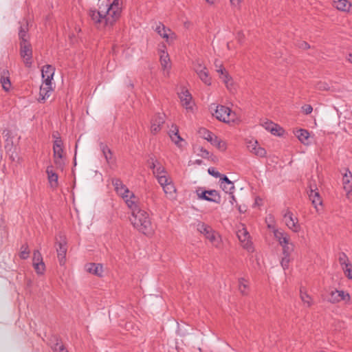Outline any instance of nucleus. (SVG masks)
Listing matches in <instances>:
<instances>
[{
    "mask_svg": "<svg viewBox=\"0 0 352 352\" xmlns=\"http://www.w3.org/2000/svg\"><path fill=\"white\" fill-rule=\"evenodd\" d=\"M261 125L263 128H265L266 130L270 131L273 135H280V131H282V129L279 127L277 124L275 123L266 120L261 123Z\"/></svg>",
    "mask_w": 352,
    "mask_h": 352,
    "instance_id": "obj_30",
    "label": "nucleus"
},
{
    "mask_svg": "<svg viewBox=\"0 0 352 352\" xmlns=\"http://www.w3.org/2000/svg\"><path fill=\"white\" fill-rule=\"evenodd\" d=\"M150 168L153 169V173L159 183H164L166 182V179L169 177L167 175L165 168L157 160H153L151 159V162H150Z\"/></svg>",
    "mask_w": 352,
    "mask_h": 352,
    "instance_id": "obj_10",
    "label": "nucleus"
},
{
    "mask_svg": "<svg viewBox=\"0 0 352 352\" xmlns=\"http://www.w3.org/2000/svg\"><path fill=\"white\" fill-rule=\"evenodd\" d=\"M154 30L162 38H164L168 43H172L176 38L175 34L161 23H156Z\"/></svg>",
    "mask_w": 352,
    "mask_h": 352,
    "instance_id": "obj_11",
    "label": "nucleus"
},
{
    "mask_svg": "<svg viewBox=\"0 0 352 352\" xmlns=\"http://www.w3.org/2000/svg\"><path fill=\"white\" fill-rule=\"evenodd\" d=\"M131 326V324H129V326L126 327L127 330H129V327Z\"/></svg>",
    "mask_w": 352,
    "mask_h": 352,
    "instance_id": "obj_61",
    "label": "nucleus"
},
{
    "mask_svg": "<svg viewBox=\"0 0 352 352\" xmlns=\"http://www.w3.org/2000/svg\"><path fill=\"white\" fill-rule=\"evenodd\" d=\"M208 4L214 5L217 2L218 0H205Z\"/></svg>",
    "mask_w": 352,
    "mask_h": 352,
    "instance_id": "obj_55",
    "label": "nucleus"
},
{
    "mask_svg": "<svg viewBox=\"0 0 352 352\" xmlns=\"http://www.w3.org/2000/svg\"><path fill=\"white\" fill-rule=\"evenodd\" d=\"M197 229L201 234H203L206 239L213 230V229L208 225L204 223H199L197 226Z\"/></svg>",
    "mask_w": 352,
    "mask_h": 352,
    "instance_id": "obj_36",
    "label": "nucleus"
},
{
    "mask_svg": "<svg viewBox=\"0 0 352 352\" xmlns=\"http://www.w3.org/2000/svg\"><path fill=\"white\" fill-rule=\"evenodd\" d=\"M208 173L212 176H214V177L216 178H218V177H221V175L220 174V173H219L218 171H217L214 168H209L208 170Z\"/></svg>",
    "mask_w": 352,
    "mask_h": 352,
    "instance_id": "obj_49",
    "label": "nucleus"
},
{
    "mask_svg": "<svg viewBox=\"0 0 352 352\" xmlns=\"http://www.w3.org/2000/svg\"><path fill=\"white\" fill-rule=\"evenodd\" d=\"M86 272L93 275L101 277L104 275V267L100 263H87L85 266Z\"/></svg>",
    "mask_w": 352,
    "mask_h": 352,
    "instance_id": "obj_22",
    "label": "nucleus"
},
{
    "mask_svg": "<svg viewBox=\"0 0 352 352\" xmlns=\"http://www.w3.org/2000/svg\"><path fill=\"white\" fill-rule=\"evenodd\" d=\"M289 262H290V256L283 255V257L280 261L282 267L284 270L288 268Z\"/></svg>",
    "mask_w": 352,
    "mask_h": 352,
    "instance_id": "obj_48",
    "label": "nucleus"
},
{
    "mask_svg": "<svg viewBox=\"0 0 352 352\" xmlns=\"http://www.w3.org/2000/svg\"><path fill=\"white\" fill-rule=\"evenodd\" d=\"M158 53L163 74L165 76H168L171 69V62L164 44L159 46Z\"/></svg>",
    "mask_w": 352,
    "mask_h": 352,
    "instance_id": "obj_8",
    "label": "nucleus"
},
{
    "mask_svg": "<svg viewBox=\"0 0 352 352\" xmlns=\"http://www.w3.org/2000/svg\"><path fill=\"white\" fill-rule=\"evenodd\" d=\"M308 195L313 206L316 210H318V207L322 205V199L315 185H310Z\"/></svg>",
    "mask_w": 352,
    "mask_h": 352,
    "instance_id": "obj_20",
    "label": "nucleus"
},
{
    "mask_svg": "<svg viewBox=\"0 0 352 352\" xmlns=\"http://www.w3.org/2000/svg\"><path fill=\"white\" fill-rule=\"evenodd\" d=\"M32 264L37 274H42L45 272V265L43 263L41 254L38 250L34 251Z\"/></svg>",
    "mask_w": 352,
    "mask_h": 352,
    "instance_id": "obj_16",
    "label": "nucleus"
},
{
    "mask_svg": "<svg viewBox=\"0 0 352 352\" xmlns=\"http://www.w3.org/2000/svg\"><path fill=\"white\" fill-rule=\"evenodd\" d=\"M302 111L305 113V114H309L312 112L313 111V108L311 105L309 104H305L302 107Z\"/></svg>",
    "mask_w": 352,
    "mask_h": 352,
    "instance_id": "obj_51",
    "label": "nucleus"
},
{
    "mask_svg": "<svg viewBox=\"0 0 352 352\" xmlns=\"http://www.w3.org/2000/svg\"><path fill=\"white\" fill-rule=\"evenodd\" d=\"M0 74V82L1 84L2 88L4 91H8L11 87V82L9 77V72L8 69H3L1 71Z\"/></svg>",
    "mask_w": 352,
    "mask_h": 352,
    "instance_id": "obj_28",
    "label": "nucleus"
},
{
    "mask_svg": "<svg viewBox=\"0 0 352 352\" xmlns=\"http://www.w3.org/2000/svg\"><path fill=\"white\" fill-rule=\"evenodd\" d=\"M197 229L201 234H203L206 239L213 230V229L208 225L204 223H199L197 226Z\"/></svg>",
    "mask_w": 352,
    "mask_h": 352,
    "instance_id": "obj_35",
    "label": "nucleus"
},
{
    "mask_svg": "<svg viewBox=\"0 0 352 352\" xmlns=\"http://www.w3.org/2000/svg\"><path fill=\"white\" fill-rule=\"evenodd\" d=\"M162 187L164 193L168 199H173L175 197L176 188L173 185L172 180L170 177L166 179V182L163 184L159 183Z\"/></svg>",
    "mask_w": 352,
    "mask_h": 352,
    "instance_id": "obj_21",
    "label": "nucleus"
},
{
    "mask_svg": "<svg viewBox=\"0 0 352 352\" xmlns=\"http://www.w3.org/2000/svg\"><path fill=\"white\" fill-rule=\"evenodd\" d=\"M241 34H239V36H238V39H239V40H241Z\"/></svg>",
    "mask_w": 352,
    "mask_h": 352,
    "instance_id": "obj_62",
    "label": "nucleus"
},
{
    "mask_svg": "<svg viewBox=\"0 0 352 352\" xmlns=\"http://www.w3.org/2000/svg\"><path fill=\"white\" fill-rule=\"evenodd\" d=\"M192 69L203 83L207 86H210L212 85V78L210 76L208 69L203 60L200 59L196 60L193 63Z\"/></svg>",
    "mask_w": 352,
    "mask_h": 352,
    "instance_id": "obj_5",
    "label": "nucleus"
},
{
    "mask_svg": "<svg viewBox=\"0 0 352 352\" xmlns=\"http://www.w3.org/2000/svg\"><path fill=\"white\" fill-rule=\"evenodd\" d=\"M242 0H230V4L233 8H239Z\"/></svg>",
    "mask_w": 352,
    "mask_h": 352,
    "instance_id": "obj_52",
    "label": "nucleus"
},
{
    "mask_svg": "<svg viewBox=\"0 0 352 352\" xmlns=\"http://www.w3.org/2000/svg\"><path fill=\"white\" fill-rule=\"evenodd\" d=\"M210 110L211 111H214L212 113L213 116L221 122L226 123H236L239 121V118L236 114L232 112L228 107L225 106L212 104L210 106Z\"/></svg>",
    "mask_w": 352,
    "mask_h": 352,
    "instance_id": "obj_4",
    "label": "nucleus"
},
{
    "mask_svg": "<svg viewBox=\"0 0 352 352\" xmlns=\"http://www.w3.org/2000/svg\"><path fill=\"white\" fill-rule=\"evenodd\" d=\"M268 228L272 230L275 239L278 241L280 245H286L290 243V238L287 233L283 230L276 229L274 226L268 225Z\"/></svg>",
    "mask_w": 352,
    "mask_h": 352,
    "instance_id": "obj_17",
    "label": "nucleus"
},
{
    "mask_svg": "<svg viewBox=\"0 0 352 352\" xmlns=\"http://www.w3.org/2000/svg\"><path fill=\"white\" fill-rule=\"evenodd\" d=\"M283 221L286 226L295 233H298L301 230V226L298 219L289 210H287L283 213Z\"/></svg>",
    "mask_w": 352,
    "mask_h": 352,
    "instance_id": "obj_9",
    "label": "nucleus"
},
{
    "mask_svg": "<svg viewBox=\"0 0 352 352\" xmlns=\"http://www.w3.org/2000/svg\"><path fill=\"white\" fill-rule=\"evenodd\" d=\"M219 65H221V63L218 60H215V62H214L215 69L219 68Z\"/></svg>",
    "mask_w": 352,
    "mask_h": 352,
    "instance_id": "obj_57",
    "label": "nucleus"
},
{
    "mask_svg": "<svg viewBox=\"0 0 352 352\" xmlns=\"http://www.w3.org/2000/svg\"><path fill=\"white\" fill-rule=\"evenodd\" d=\"M316 88L320 90H328L329 87L327 83L320 82L316 85Z\"/></svg>",
    "mask_w": 352,
    "mask_h": 352,
    "instance_id": "obj_50",
    "label": "nucleus"
},
{
    "mask_svg": "<svg viewBox=\"0 0 352 352\" xmlns=\"http://www.w3.org/2000/svg\"><path fill=\"white\" fill-rule=\"evenodd\" d=\"M221 188L223 190L226 192H230L231 193V190L234 189V184L229 180V179L226 176L223 175V177L221 178Z\"/></svg>",
    "mask_w": 352,
    "mask_h": 352,
    "instance_id": "obj_37",
    "label": "nucleus"
},
{
    "mask_svg": "<svg viewBox=\"0 0 352 352\" xmlns=\"http://www.w3.org/2000/svg\"><path fill=\"white\" fill-rule=\"evenodd\" d=\"M351 173L349 170H346V173L343 175L342 184L343 188L347 194L352 191V182H351Z\"/></svg>",
    "mask_w": 352,
    "mask_h": 352,
    "instance_id": "obj_31",
    "label": "nucleus"
},
{
    "mask_svg": "<svg viewBox=\"0 0 352 352\" xmlns=\"http://www.w3.org/2000/svg\"><path fill=\"white\" fill-rule=\"evenodd\" d=\"M241 228H239L237 231V236L242 243V245L248 251H252L253 248L252 243L249 240L250 234L247 230L244 228L243 225H241Z\"/></svg>",
    "mask_w": 352,
    "mask_h": 352,
    "instance_id": "obj_15",
    "label": "nucleus"
},
{
    "mask_svg": "<svg viewBox=\"0 0 352 352\" xmlns=\"http://www.w3.org/2000/svg\"><path fill=\"white\" fill-rule=\"evenodd\" d=\"M19 36L21 40V43L28 42V34H27V28L25 26H21Z\"/></svg>",
    "mask_w": 352,
    "mask_h": 352,
    "instance_id": "obj_43",
    "label": "nucleus"
},
{
    "mask_svg": "<svg viewBox=\"0 0 352 352\" xmlns=\"http://www.w3.org/2000/svg\"><path fill=\"white\" fill-rule=\"evenodd\" d=\"M283 248V255L290 256L291 253L294 250V245L293 243H290L287 244L286 245H281Z\"/></svg>",
    "mask_w": 352,
    "mask_h": 352,
    "instance_id": "obj_45",
    "label": "nucleus"
},
{
    "mask_svg": "<svg viewBox=\"0 0 352 352\" xmlns=\"http://www.w3.org/2000/svg\"><path fill=\"white\" fill-rule=\"evenodd\" d=\"M122 0H106L101 2L98 10H90L89 16L96 23L102 27H111L120 18Z\"/></svg>",
    "mask_w": 352,
    "mask_h": 352,
    "instance_id": "obj_1",
    "label": "nucleus"
},
{
    "mask_svg": "<svg viewBox=\"0 0 352 352\" xmlns=\"http://www.w3.org/2000/svg\"><path fill=\"white\" fill-rule=\"evenodd\" d=\"M338 261L342 268L345 266L347 267L348 264L351 263L346 254L344 252H340L339 254Z\"/></svg>",
    "mask_w": 352,
    "mask_h": 352,
    "instance_id": "obj_40",
    "label": "nucleus"
},
{
    "mask_svg": "<svg viewBox=\"0 0 352 352\" xmlns=\"http://www.w3.org/2000/svg\"><path fill=\"white\" fill-rule=\"evenodd\" d=\"M100 149L102 152V154L106 159L107 162L109 163L110 160L111 159L112 153L111 150L108 148L107 146L101 144H100Z\"/></svg>",
    "mask_w": 352,
    "mask_h": 352,
    "instance_id": "obj_42",
    "label": "nucleus"
},
{
    "mask_svg": "<svg viewBox=\"0 0 352 352\" xmlns=\"http://www.w3.org/2000/svg\"><path fill=\"white\" fill-rule=\"evenodd\" d=\"M342 270H343L345 276L349 278V279H352V264L350 263V264H348L347 267H344L343 268H342Z\"/></svg>",
    "mask_w": 352,
    "mask_h": 352,
    "instance_id": "obj_47",
    "label": "nucleus"
},
{
    "mask_svg": "<svg viewBox=\"0 0 352 352\" xmlns=\"http://www.w3.org/2000/svg\"><path fill=\"white\" fill-rule=\"evenodd\" d=\"M333 6L339 10L346 12L351 7V3L347 0H333Z\"/></svg>",
    "mask_w": 352,
    "mask_h": 352,
    "instance_id": "obj_34",
    "label": "nucleus"
},
{
    "mask_svg": "<svg viewBox=\"0 0 352 352\" xmlns=\"http://www.w3.org/2000/svg\"><path fill=\"white\" fill-rule=\"evenodd\" d=\"M56 343L53 346V350L54 352H68L64 347V346L58 342V339L56 338Z\"/></svg>",
    "mask_w": 352,
    "mask_h": 352,
    "instance_id": "obj_46",
    "label": "nucleus"
},
{
    "mask_svg": "<svg viewBox=\"0 0 352 352\" xmlns=\"http://www.w3.org/2000/svg\"><path fill=\"white\" fill-rule=\"evenodd\" d=\"M300 47L302 49H308L309 48V45L307 42H302L300 44Z\"/></svg>",
    "mask_w": 352,
    "mask_h": 352,
    "instance_id": "obj_53",
    "label": "nucleus"
},
{
    "mask_svg": "<svg viewBox=\"0 0 352 352\" xmlns=\"http://www.w3.org/2000/svg\"><path fill=\"white\" fill-rule=\"evenodd\" d=\"M30 250L28 245L27 244H24L21 247V250L19 253V256L22 259H26L29 257Z\"/></svg>",
    "mask_w": 352,
    "mask_h": 352,
    "instance_id": "obj_44",
    "label": "nucleus"
},
{
    "mask_svg": "<svg viewBox=\"0 0 352 352\" xmlns=\"http://www.w3.org/2000/svg\"><path fill=\"white\" fill-rule=\"evenodd\" d=\"M55 72V68L51 65H44L41 69L43 82H52Z\"/></svg>",
    "mask_w": 352,
    "mask_h": 352,
    "instance_id": "obj_24",
    "label": "nucleus"
},
{
    "mask_svg": "<svg viewBox=\"0 0 352 352\" xmlns=\"http://www.w3.org/2000/svg\"><path fill=\"white\" fill-rule=\"evenodd\" d=\"M216 72L219 74V78L223 81L226 87L232 91L234 89L233 80L225 67L222 65H219V68L216 69Z\"/></svg>",
    "mask_w": 352,
    "mask_h": 352,
    "instance_id": "obj_18",
    "label": "nucleus"
},
{
    "mask_svg": "<svg viewBox=\"0 0 352 352\" xmlns=\"http://www.w3.org/2000/svg\"><path fill=\"white\" fill-rule=\"evenodd\" d=\"M58 248H56L57 256L60 265H63L66 261V253H67V241L65 237L60 239L58 243Z\"/></svg>",
    "mask_w": 352,
    "mask_h": 352,
    "instance_id": "obj_19",
    "label": "nucleus"
},
{
    "mask_svg": "<svg viewBox=\"0 0 352 352\" xmlns=\"http://www.w3.org/2000/svg\"><path fill=\"white\" fill-rule=\"evenodd\" d=\"M164 120L165 116L164 113L156 114L151 120V132L153 133H157L160 130L161 126L164 124Z\"/></svg>",
    "mask_w": 352,
    "mask_h": 352,
    "instance_id": "obj_23",
    "label": "nucleus"
},
{
    "mask_svg": "<svg viewBox=\"0 0 352 352\" xmlns=\"http://www.w3.org/2000/svg\"><path fill=\"white\" fill-rule=\"evenodd\" d=\"M247 148L248 151L258 157H265L267 155L266 150L261 146L258 142L255 139H251L247 141Z\"/></svg>",
    "mask_w": 352,
    "mask_h": 352,
    "instance_id": "obj_12",
    "label": "nucleus"
},
{
    "mask_svg": "<svg viewBox=\"0 0 352 352\" xmlns=\"http://www.w3.org/2000/svg\"><path fill=\"white\" fill-rule=\"evenodd\" d=\"M210 144L213 146H216L221 151H225L226 149V144L225 142L220 140L215 135H213L211 140L210 141Z\"/></svg>",
    "mask_w": 352,
    "mask_h": 352,
    "instance_id": "obj_38",
    "label": "nucleus"
},
{
    "mask_svg": "<svg viewBox=\"0 0 352 352\" xmlns=\"http://www.w3.org/2000/svg\"><path fill=\"white\" fill-rule=\"evenodd\" d=\"M169 136L171 140L179 148L183 147L184 139L179 134V129L176 126H173L169 131Z\"/></svg>",
    "mask_w": 352,
    "mask_h": 352,
    "instance_id": "obj_26",
    "label": "nucleus"
},
{
    "mask_svg": "<svg viewBox=\"0 0 352 352\" xmlns=\"http://www.w3.org/2000/svg\"><path fill=\"white\" fill-rule=\"evenodd\" d=\"M239 210L241 212H243L242 208H241V206H239Z\"/></svg>",
    "mask_w": 352,
    "mask_h": 352,
    "instance_id": "obj_60",
    "label": "nucleus"
},
{
    "mask_svg": "<svg viewBox=\"0 0 352 352\" xmlns=\"http://www.w3.org/2000/svg\"><path fill=\"white\" fill-rule=\"evenodd\" d=\"M179 98L182 106L187 110L192 109V96L188 90L182 91L179 94Z\"/></svg>",
    "mask_w": 352,
    "mask_h": 352,
    "instance_id": "obj_27",
    "label": "nucleus"
},
{
    "mask_svg": "<svg viewBox=\"0 0 352 352\" xmlns=\"http://www.w3.org/2000/svg\"><path fill=\"white\" fill-rule=\"evenodd\" d=\"M306 289L307 287H302V289H300V298L304 303L309 306L311 305V298Z\"/></svg>",
    "mask_w": 352,
    "mask_h": 352,
    "instance_id": "obj_39",
    "label": "nucleus"
},
{
    "mask_svg": "<svg viewBox=\"0 0 352 352\" xmlns=\"http://www.w3.org/2000/svg\"><path fill=\"white\" fill-rule=\"evenodd\" d=\"M239 281H240V285L239 286H243V287L246 286V283H248V281L245 278H242L240 279Z\"/></svg>",
    "mask_w": 352,
    "mask_h": 352,
    "instance_id": "obj_54",
    "label": "nucleus"
},
{
    "mask_svg": "<svg viewBox=\"0 0 352 352\" xmlns=\"http://www.w3.org/2000/svg\"><path fill=\"white\" fill-rule=\"evenodd\" d=\"M348 60L349 62H350L351 63H352V54H349V56H348Z\"/></svg>",
    "mask_w": 352,
    "mask_h": 352,
    "instance_id": "obj_59",
    "label": "nucleus"
},
{
    "mask_svg": "<svg viewBox=\"0 0 352 352\" xmlns=\"http://www.w3.org/2000/svg\"><path fill=\"white\" fill-rule=\"evenodd\" d=\"M112 184L116 193L124 199L129 208L138 204V198L120 179H113Z\"/></svg>",
    "mask_w": 352,
    "mask_h": 352,
    "instance_id": "obj_3",
    "label": "nucleus"
},
{
    "mask_svg": "<svg viewBox=\"0 0 352 352\" xmlns=\"http://www.w3.org/2000/svg\"><path fill=\"white\" fill-rule=\"evenodd\" d=\"M46 173L50 186L56 188L58 185V175L54 171L53 166H49L47 167Z\"/></svg>",
    "mask_w": 352,
    "mask_h": 352,
    "instance_id": "obj_32",
    "label": "nucleus"
},
{
    "mask_svg": "<svg viewBox=\"0 0 352 352\" xmlns=\"http://www.w3.org/2000/svg\"><path fill=\"white\" fill-rule=\"evenodd\" d=\"M349 298L350 296L348 293L336 288L330 291L327 297V300L333 303L340 302V300H349Z\"/></svg>",
    "mask_w": 352,
    "mask_h": 352,
    "instance_id": "obj_14",
    "label": "nucleus"
},
{
    "mask_svg": "<svg viewBox=\"0 0 352 352\" xmlns=\"http://www.w3.org/2000/svg\"><path fill=\"white\" fill-rule=\"evenodd\" d=\"M53 91L52 82H43L40 87L39 101H45Z\"/></svg>",
    "mask_w": 352,
    "mask_h": 352,
    "instance_id": "obj_25",
    "label": "nucleus"
},
{
    "mask_svg": "<svg viewBox=\"0 0 352 352\" xmlns=\"http://www.w3.org/2000/svg\"><path fill=\"white\" fill-rule=\"evenodd\" d=\"M201 151L203 152V157H207L209 155L208 151H207L206 150L201 149Z\"/></svg>",
    "mask_w": 352,
    "mask_h": 352,
    "instance_id": "obj_56",
    "label": "nucleus"
},
{
    "mask_svg": "<svg viewBox=\"0 0 352 352\" xmlns=\"http://www.w3.org/2000/svg\"><path fill=\"white\" fill-rule=\"evenodd\" d=\"M234 202H236V199H235V197H234V195H232V196H231L230 203H231L232 204H234Z\"/></svg>",
    "mask_w": 352,
    "mask_h": 352,
    "instance_id": "obj_58",
    "label": "nucleus"
},
{
    "mask_svg": "<svg viewBox=\"0 0 352 352\" xmlns=\"http://www.w3.org/2000/svg\"><path fill=\"white\" fill-rule=\"evenodd\" d=\"M199 135L203 138L204 139L206 140L208 142H210L212 138L213 137L214 134L211 133L210 131H208L205 128H201L199 130Z\"/></svg>",
    "mask_w": 352,
    "mask_h": 352,
    "instance_id": "obj_41",
    "label": "nucleus"
},
{
    "mask_svg": "<svg viewBox=\"0 0 352 352\" xmlns=\"http://www.w3.org/2000/svg\"><path fill=\"white\" fill-rule=\"evenodd\" d=\"M208 239L211 244L216 248L220 249L222 247V240L220 234L215 230H212L210 234L207 236Z\"/></svg>",
    "mask_w": 352,
    "mask_h": 352,
    "instance_id": "obj_29",
    "label": "nucleus"
},
{
    "mask_svg": "<svg viewBox=\"0 0 352 352\" xmlns=\"http://www.w3.org/2000/svg\"><path fill=\"white\" fill-rule=\"evenodd\" d=\"M295 135L298 140L303 144L308 145L309 144V133L308 131L302 129H298L296 131Z\"/></svg>",
    "mask_w": 352,
    "mask_h": 352,
    "instance_id": "obj_33",
    "label": "nucleus"
},
{
    "mask_svg": "<svg viewBox=\"0 0 352 352\" xmlns=\"http://www.w3.org/2000/svg\"><path fill=\"white\" fill-rule=\"evenodd\" d=\"M54 162L58 169L63 170L65 166V154L63 142L60 138H56L53 145Z\"/></svg>",
    "mask_w": 352,
    "mask_h": 352,
    "instance_id": "obj_6",
    "label": "nucleus"
},
{
    "mask_svg": "<svg viewBox=\"0 0 352 352\" xmlns=\"http://www.w3.org/2000/svg\"><path fill=\"white\" fill-rule=\"evenodd\" d=\"M197 198L200 200H206L210 202L219 204L221 201V196L216 190H204L202 188H198L196 190Z\"/></svg>",
    "mask_w": 352,
    "mask_h": 352,
    "instance_id": "obj_7",
    "label": "nucleus"
},
{
    "mask_svg": "<svg viewBox=\"0 0 352 352\" xmlns=\"http://www.w3.org/2000/svg\"><path fill=\"white\" fill-rule=\"evenodd\" d=\"M129 209L131 210L130 221L133 227L144 234H151L153 232V228L147 212L141 210L138 204Z\"/></svg>",
    "mask_w": 352,
    "mask_h": 352,
    "instance_id": "obj_2",
    "label": "nucleus"
},
{
    "mask_svg": "<svg viewBox=\"0 0 352 352\" xmlns=\"http://www.w3.org/2000/svg\"><path fill=\"white\" fill-rule=\"evenodd\" d=\"M21 56L23 58L24 63L26 67H30L32 65V50L31 45L29 42H23L20 43Z\"/></svg>",
    "mask_w": 352,
    "mask_h": 352,
    "instance_id": "obj_13",
    "label": "nucleus"
}]
</instances>
